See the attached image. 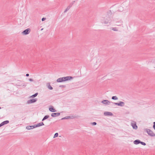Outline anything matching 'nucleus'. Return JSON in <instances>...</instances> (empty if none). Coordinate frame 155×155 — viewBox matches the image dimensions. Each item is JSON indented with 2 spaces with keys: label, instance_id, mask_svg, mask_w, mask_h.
<instances>
[{
  "label": "nucleus",
  "instance_id": "obj_16",
  "mask_svg": "<svg viewBox=\"0 0 155 155\" xmlns=\"http://www.w3.org/2000/svg\"><path fill=\"white\" fill-rule=\"evenodd\" d=\"M47 86L48 88L50 90H52L53 88V87L51 86L50 83H48L47 84Z\"/></svg>",
  "mask_w": 155,
  "mask_h": 155
},
{
  "label": "nucleus",
  "instance_id": "obj_23",
  "mask_svg": "<svg viewBox=\"0 0 155 155\" xmlns=\"http://www.w3.org/2000/svg\"><path fill=\"white\" fill-rule=\"evenodd\" d=\"M112 29L114 31H118V29H117V28L116 27L112 28Z\"/></svg>",
  "mask_w": 155,
  "mask_h": 155
},
{
  "label": "nucleus",
  "instance_id": "obj_6",
  "mask_svg": "<svg viewBox=\"0 0 155 155\" xmlns=\"http://www.w3.org/2000/svg\"><path fill=\"white\" fill-rule=\"evenodd\" d=\"M101 103L106 105H109L110 103L113 104V102L107 100H104L101 101Z\"/></svg>",
  "mask_w": 155,
  "mask_h": 155
},
{
  "label": "nucleus",
  "instance_id": "obj_18",
  "mask_svg": "<svg viewBox=\"0 0 155 155\" xmlns=\"http://www.w3.org/2000/svg\"><path fill=\"white\" fill-rule=\"evenodd\" d=\"M38 93H36L35 94H34L32 95L30 97L34 98V97H36V96H37V95H38Z\"/></svg>",
  "mask_w": 155,
  "mask_h": 155
},
{
  "label": "nucleus",
  "instance_id": "obj_27",
  "mask_svg": "<svg viewBox=\"0 0 155 155\" xmlns=\"http://www.w3.org/2000/svg\"><path fill=\"white\" fill-rule=\"evenodd\" d=\"M44 124L43 122H41L40 123H39V127L41 126H42V125H44Z\"/></svg>",
  "mask_w": 155,
  "mask_h": 155
},
{
  "label": "nucleus",
  "instance_id": "obj_7",
  "mask_svg": "<svg viewBox=\"0 0 155 155\" xmlns=\"http://www.w3.org/2000/svg\"><path fill=\"white\" fill-rule=\"evenodd\" d=\"M113 104H114L116 105H117L118 106L123 107L124 106L125 103L123 102L120 101V102L118 103L113 102Z\"/></svg>",
  "mask_w": 155,
  "mask_h": 155
},
{
  "label": "nucleus",
  "instance_id": "obj_28",
  "mask_svg": "<svg viewBox=\"0 0 155 155\" xmlns=\"http://www.w3.org/2000/svg\"><path fill=\"white\" fill-rule=\"evenodd\" d=\"M153 129L155 130V122H153Z\"/></svg>",
  "mask_w": 155,
  "mask_h": 155
},
{
  "label": "nucleus",
  "instance_id": "obj_25",
  "mask_svg": "<svg viewBox=\"0 0 155 155\" xmlns=\"http://www.w3.org/2000/svg\"><path fill=\"white\" fill-rule=\"evenodd\" d=\"M122 25V23L121 22H118V23H117V24L116 25H117L120 26V25Z\"/></svg>",
  "mask_w": 155,
  "mask_h": 155
},
{
  "label": "nucleus",
  "instance_id": "obj_11",
  "mask_svg": "<svg viewBox=\"0 0 155 155\" xmlns=\"http://www.w3.org/2000/svg\"><path fill=\"white\" fill-rule=\"evenodd\" d=\"M49 110L50 111L52 112H55L56 111V110L55 109H54L53 107L52 106H51L49 108Z\"/></svg>",
  "mask_w": 155,
  "mask_h": 155
},
{
  "label": "nucleus",
  "instance_id": "obj_30",
  "mask_svg": "<svg viewBox=\"0 0 155 155\" xmlns=\"http://www.w3.org/2000/svg\"><path fill=\"white\" fill-rule=\"evenodd\" d=\"M46 19V18H42L41 20L42 21H44Z\"/></svg>",
  "mask_w": 155,
  "mask_h": 155
},
{
  "label": "nucleus",
  "instance_id": "obj_37",
  "mask_svg": "<svg viewBox=\"0 0 155 155\" xmlns=\"http://www.w3.org/2000/svg\"><path fill=\"white\" fill-rule=\"evenodd\" d=\"M1 109V107H0V109Z\"/></svg>",
  "mask_w": 155,
  "mask_h": 155
},
{
  "label": "nucleus",
  "instance_id": "obj_13",
  "mask_svg": "<svg viewBox=\"0 0 155 155\" xmlns=\"http://www.w3.org/2000/svg\"><path fill=\"white\" fill-rule=\"evenodd\" d=\"M74 118V117L73 116H66L64 118H62L61 119V120H64V119H70L71 118Z\"/></svg>",
  "mask_w": 155,
  "mask_h": 155
},
{
  "label": "nucleus",
  "instance_id": "obj_19",
  "mask_svg": "<svg viewBox=\"0 0 155 155\" xmlns=\"http://www.w3.org/2000/svg\"><path fill=\"white\" fill-rule=\"evenodd\" d=\"M112 99L114 100H117L118 98L116 96H114L112 97L111 98Z\"/></svg>",
  "mask_w": 155,
  "mask_h": 155
},
{
  "label": "nucleus",
  "instance_id": "obj_8",
  "mask_svg": "<svg viewBox=\"0 0 155 155\" xmlns=\"http://www.w3.org/2000/svg\"><path fill=\"white\" fill-rule=\"evenodd\" d=\"M38 100L37 98H33L28 100L27 101V103L30 104L36 102Z\"/></svg>",
  "mask_w": 155,
  "mask_h": 155
},
{
  "label": "nucleus",
  "instance_id": "obj_26",
  "mask_svg": "<svg viewBox=\"0 0 155 155\" xmlns=\"http://www.w3.org/2000/svg\"><path fill=\"white\" fill-rule=\"evenodd\" d=\"M91 124L93 125H95L97 124V123L96 122H94L92 123Z\"/></svg>",
  "mask_w": 155,
  "mask_h": 155
},
{
  "label": "nucleus",
  "instance_id": "obj_2",
  "mask_svg": "<svg viewBox=\"0 0 155 155\" xmlns=\"http://www.w3.org/2000/svg\"><path fill=\"white\" fill-rule=\"evenodd\" d=\"M73 78V77L71 76L63 77L58 78L57 80V81L58 82H61L70 80Z\"/></svg>",
  "mask_w": 155,
  "mask_h": 155
},
{
  "label": "nucleus",
  "instance_id": "obj_5",
  "mask_svg": "<svg viewBox=\"0 0 155 155\" xmlns=\"http://www.w3.org/2000/svg\"><path fill=\"white\" fill-rule=\"evenodd\" d=\"M31 31V29L30 28H27L24 30L22 33L23 35H27Z\"/></svg>",
  "mask_w": 155,
  "mask_h": 155
},
{
  "label": "nucleus",
  "instance_id": "obj_31",
  "mask_svg": "<svg viewBox=\"0 0 155 155\" xmlns=\"http://www.w3.org/2000/svg\"><path fill=\"white\" fill-rule=\"evenodd\" d=\"M153 61L152 62L153 63H155V58H154L153 60Z\"/></svg>",
  "mask_w": 155,
  "mask_h": 155
},
{
  "label": "nucleus",
  "instance_id": "obj_36",
  "mask_svg": "<svg viewBox=\"0 0 155 155\" xmlns=\"http://www.w3.org/2000/svg\"><path fill=\"white\" fill-rule=\"evenodd\" d=\"M43 29V28H42L41 29V30H42Z\"/></svg>",
  "mask_w": 155,
  "mask_h": 155
},
{
  "label": "nucleus",
  "instance_id": "obj_10",
  "mask_svg": "<svg viewBox=\"0 0 155 155\" xmlns=\"http://www.w3.org/2000/svg\"><path fill=\"white\" fill-rule=\"evenodd\" d=\"M104 115L105 116H112L113 114L112 113L109 112H105L104 113Z\"/></svg>",
  "mask_w": 155,
  "mask_h": 155
},
{
  "label": "nucleus",
  "instance_id": "obj_34",
  "mask_svg": "<svg viewBox=\"0 0 155 155\" xmlns=\"http://www.w3.org/2000/svg\"><path fill=\"white\" fill-rule=\"evenodd\" d=\"M26 84H24L23 85V86H25H25H26Z\"/></svg>",
  "mask_w": 155,
  "mask_h": 155
},
{
  "label": "nucleus",
  "instance_id": "obj_14",
  "mask_svg": "<svg viewBox=\"0 0 155 155\" xmlns=\"http://www.w3.org/2000/svg\"><path fill=\"white\" fill-rule=\"evenodd\" d=\"M131 125L134 129L137 130V126L136 123H132Z\"/></svg>",
  "mask_w": 155,
  "mask_h": 155
},
{
  "label": "nucleus",
  "instance_id": "obj_29",
  "mask_svg": "<svg viewBox=\"0 0 155 155\" xmlns=\"http://www.w3.org/2000/svg\"><path fill=\"white\" fill-rule=\"evenodd\" d=\"M59 87H65V86L64 85H61L59 86Z\"/></svg>",
  "mask_w": 155,
  "mask_h": 155
},
{
  "label": "nucleus",
  "instance_id": "obj_33",
  "mask_svg": "<svg viewBox=\"0 0 155 155\" xmlns=\"http://www.w3.org/2000/svg\"><path fill=\"white\" fill-rule=\"evenodd\" d=\"M26 76L27 77H28L29 76V74H27L26 75Z\"/></svg>",
  "mask_w": 155,
  "mask_h": 155
},
{
  "label": "nucleus",
  "instance_id": "obj_24",
  "mask_svg": "<svg viewBox=\"0 0 155 155\" xmlns=\"http://www.w3.org/2000/svg\"><path fill=\"white\" fill-rule=\"evenodd\" d=\"M140 143L142 145H144V146H145L146 145V144L145 143L141 141H140Z\"/></svg>",
  "mask_w": 155,
  "mask_h": 155
},
{
  "label": "nucleus",
  "instance_id": "obj_20",
  "mask_svg": "<svg viewBox=\"0 0 155 155\" xmlns=\"http://www.w3.org/2000/svg\"><path fill=\"white\" fill-rule=\"evenodd\" d=\"M75 2V1H74L72 2H71L70 3L69 5L68 6L69 7H70V8L72 6V5L74 4V3Z\"/></svg>",
  "mask_w": 155,
  "mask_h": 155
},
{
  "label": "nucleus",
  "instance_id": "obj_1",
  "mask_svg": "<svg viewBox=\"0 0 155 155\" xmlns=\"http://www.w3.org/2000/svg\"><path fill=\"white\" fill-rule=\"evenodd\" d=\"M113 15V13L111 11V10L108 11L107 14L101 18V22L102 23L105 24H110L111 22Z\"/></svg>",
  "mask_w": 155,
  "mask_h": 155
},
{
  "label": "nucleus",
  "instance_id": "obj_21",
  "mask_svg": "<svg viewBox=\"0 0 155 155\" xmlns=\"http://www.w3.org/2000/svg\"><path fill=\"white\" fill-rule=\"evenodd\" d=\"M70 7L68 6L67 7V8H66V9L64 11V13L68 11L70 9Z\"/></svg>",
  "mask_w": 155,
  "mask_h": 155
},
{
  "label": "nucleus",
  "instance_id": "obj_3",
  "mask_svg": "<svg viewBox=\"0 0 155 155\" xmlns=\"http://www.w3.org/2000/svg\"><path fill=\"white\" fill-rule=\"evenodd\" d=\"M145 130L150 136L155 137V134L151 130L148 128H146L145 129Z\"/></svg>",
  "mask_w": 155,
  "mask_h": 155
},
{
  "label": "nucleus",
  "instance_id": "obj_35",
  "mask_svg": "<svg viewBox=\"0 0 155 155\" xmlns=\"http://www.w3.org/2000/svg\"><path fill=\"white\" fill-rule=\"evenodd\" d=\"M2 127V126H1V124H0V127Z\"/></svg>",
  "mask_w": 155,
  "mask_h": 155
},
{
  "label": "nucleus",
  "instance_id": "obj_12",
  "mask_svg": "<svg viewBox=\"0 0 155 155\" xmlns=\"http://www.w3.org/2000/svg\"><path fill=\"white\" fill-rule=\"evenodd\" d=\"M9 123V121L8 120H6L5 121H3L2 123H1L0 124L2 126L6 124H8Z\"/></svg>",
  "mask_w": 155,
  "mask_h": 155
},
{
  "label": "nucleus",
  "instance_id": "obj_32",
  "mask_svg": "<svg viewBox=\"0 0 155 155\" xmlns=\"http://www.w3.org/2000/svg\"><path fill=\"white\" fill-rule=\"evenodd\" d=\"M29 80L31 81H33V80L31 78H29Z\"/></svg>",
  "mask_w": 155,
  "mask_h": 155
},
{
  "label": "nucleus",
  "instance_id": "obj_4",
  "mask_svg": "<svg viewBox=\"0 0 155 155\" xmlns=\"http://www.w3.org/2000/svg\"><path fill=\"white\" fill-rule=\"evenodd\" d=\"M39 127V123L37 124L36 125H35L32 126H28L26 127V128L28 130H30Z\"/></svg>",
  "mask_w": 155,
  "mask_h": 155
},
{
  "label": "nucleus",
  "instance_id": "obj_17",
  "mask_svg": "<svg viewBox=\"0 0 155 155\" xmlns=\"http://www.w3.org/2000/svg\"><path fill=\"white\" fill-rule=\"evenodd\" d=\"M49 117V116L48 115H45L44 116L42 121H43L44 120L48 119Z\"/></svg>",
  "mask_w": 155,
  "mask_h": 155
},
{
  "label": "nucleus",
  "instance_id": "obj_9",
  "mask_svg": "<svg viewBox=\"0 0 155 155\" xmlns=\"http://www.w3.org/2000/svg\"><path fill=\"white\" fill-rule=\"evenodd\" d=\"M60 115V113H53L51 114V116L53 117L58 116Z\"/></svg>",
  "mask_w": 155,
  "mask_h": 155
},
{
  "label": "nucleus",
  "instance_id": "obj_15",
  "mask_svg": "<svg viewBox=\"0 0 155 155\" xmlns=\"http://www.w3.org/2000/svg\"><path fill=\"white\" fill-rule=\"evenodd\" d=\"M140 143V141L139 140H136L134 141V143L136 145Z\"/></svg>",
  "mask_w": 155,
  "mask_h": 155
},
{
  "label": "nucleus",
  "instance_id": "obj_22",
  "mask_svg": "<svg viewBox=\"0 0 155 155\" xmlns=\"http://www.w3.org/2000/svg\"><path fill=\"white\" fill-rule=\"evenodd\" d=\"M58 133H56L54 135V138H55L57 137L58 136Z\"/></svg>",
  "mask_w": 155,
  "mask_h": 155
}]
</instances>
